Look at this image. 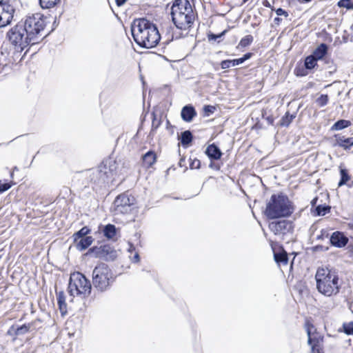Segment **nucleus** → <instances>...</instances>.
Segmentation results:
<instances>
[{"instance_id":"obj_1","label":"nucleus","mask_w":353,"mask_h":353,"mask_svg":"<svg viewBox=\"0 0 353 353\" xmlns=\"http://www.w3.org/2000/svg\"><path fill=\"white\" fill-rule=\"evenodd\" d=\"M131 31L134 41L143 48H152L157 46L161 39L157 26L145 18L134 19Z\"/></svg>"},{"instance_id":"obj_2","label":"nucleus","mask_w":353,"mask_h":353,"mask_svg":"<svg viewBox=\"0 0 353 353\" xmlns=\"http://www.w3.org/2000/svg\"><path fill=\"white\" fill-rule=\"evenodd\" d=\"M294 207L289 198L283 194H272L266 203L265 215L270 219L289 217Z\"/></svg>"},{"instance_id":"obj_3","label":"nucleus","mask_w":353,"mask_h":353,"mask_svg":"<svg viewBox=\"0 0 353 353\" xmlns=\"http://www.w3.org/2000/svg\"><path fill=\"white\" fill-rule=\"evenodd\" d=\"M315 280L316 289L321 294L330 297L339 292V279L335 272L327 268H319L316 271Z\"/></svg>"},{"instance_id":"obj_4","label":"nucleus","mask_w":353,"mask_h":353,"mask_svg":"<svg viewBox=\"0 0 353 353\" xmlns=\"http://www.w3.org/2000/svg\"><path fill=\"white\" fill-rule=\"evenodd\" d=\"M171 14L174 23L181 30L190 27L194 19L191 6L186 0H176L172 6Z\"/></svg>"},{"instance_id":"obj_5","label":"nucleus","mask_w":353,"mask_h":353,"mask_svg":"<svg viewBox=\"0 0 353 353\" xmlns=\"http://www.w3.org/2000/svg\"><path fill=\"white\" fill-rule=\"evenodd\" d=\"M24 29H26L28 38L32 40V44L38 42L43 38L42 32L46 27V19L40 13L32 14L26 17L24 21H21Z\"/></svg>"},{"instance_id":"obj_6","label":"nucleus","mask_w":353,"mask_h":353,"mask_svg":"<svg viewBox=\"0 0 353 353\" xmlns=\"http://www.w3.org/2000/svg\"><path fill=\"white\" fill-rule=\"evenodd\" d=\"M68 290L72 297L85 298L91 293V284L83 274L73 272L70 274Z\"/></svg>"},{"instance_id":"obj_7","label":"nucleus","mask_w":353,"mask_h":353,"mask_svg":"<svg viewBox=\"0 0 353 353\" xmlns=\"http://www.w3.org/2000/svg\"><path fill=\"white\" fill-rule=\"evenodd\" d=\"M114 282L112 271L105 263L97 265L92 272V284L99 291L106 290Z\"/></svg>"},{"instance_id":"obj_8","label":"nucleus","mask_w":353,"mask_h":353,"mask_svg":"<svg viewBox=\"0 0 353 353\" xmlns=\"http://www.w3.org/2000/svg\"><path fill=\"white\" fill-rule=\"evenodd\" d=\"M26 30L22 23L19 22L7 33L9 41L14 46H19L21 50L29 44H32V40L28 38Z\"/></svg>"},{"instance_id":"obj_9","label":"nucleus","mask_w":353,"mask_h":353,"mask_svg":"<svg viewBox=\"0 0 353 353\" xmlns=\"http://www.w3.org/2000/svg\"><path fill=\"white\" fill-rule=\"evenodd\" d=\"M134 198L123 194L119 195L114 201V211L116 214H127L131 211Z\"/></svg>"},{"instance_id":"obj_10","label":"nucleus","mask_w":353,"mask_h":353,"mask_svg":"<svg viewBox=\"0 0 353 353\" xmlns=\"http://www.w3.org/2000/svg\"><path fill=\"white\" fill-rule=\"evenodd\" d=\"M308 343L311 346V353H324L323 350V337L318 333H312V325H306Z\"/></svg>"},{"instance_id":"obj_11","label":"nucleus","mask_w":353,"mask_h":353,"mask_svg":"<svg viewBox=\"0 0 353 353\" xmlns=\"http://www.w3.org/2000/svg\"><path fill=\"white\" fill-rule=\"evenodd\" d=\"M88 253L95 257L104 259L105 260H114L117 256L116 251L108 245L90 248Z\"/></svg>"},{"instance_id":"obj_12","label":"nucleus","mask_w":353,"mask_h":353,"mask_svg":"<svg viewBox=\"0 0 353 353\" xmlns=\"http://www.w3.org/2000/svg\"><path fill=\"white\" fill-rule=\"evenodd\" d=\"M117 162L112 158L105 160L102 165L99 167L100 177L105 181L110 176L116 174Z\"/></svg>"},{"instance_id":"obj_13","label":"nucleus","mask_w":353,"mask_h":353,"mask_svg":"<svg viewBox=\"0 0 353 353\" xmlns=\"http://www.w3.org/2000/svg\"><path fill=\"white\" fill-rule=\"evenodd\" d=\"M269 228L276 235L285 234L292 231V224L286 220L272 221L269 224Z\"/></svg>"},{"instance_id":"obj_14","label":"nucleus","mask_w":353,"mask_h":353,"mask_svg":"<svg viewBox=\"0 0 353 353\" xmlns=\"http://www.w3.org/2000/svg\"><path fill=\"white\" fill-rule=\"evenodd\" d=\"M14 9L7 3H0V28L9 24L13 18Z\"/></svg>"},{"instance_id":"obj_15","label":"nucleus","mask_w":353,"mask_h":353,"mask_svg":"<svg viewBox=\"0 0 353 353\" xmlns=\"http://www.w3.org/2000/svg\"><path fill=\"white\" fill-rule=\"evenodd\" d=\"M330 242L332 245L337 248L345 247L347 242L348 239L341 232H334L330 237Z\"/></svg>"},{"instance_id":"obj_16","label":"nucleus","mask_w":353,"mask_h":353,"mask_svg":"<svg viewBox=\"0 0 353 353\" xmlns=\"http://www.w3.org/2000/svg\"><path fill=\"white\" fill-rule=\"evenodd\" d=\"M252 56L251 53H247L243 57L233 59V60H223L221 62V67L222 69L225 70L231 67H234L242 64L244 61L249 59Z\"/></svg>"},{"instance_id":"obj_17","label":"nucleus","mask_w":353,"mask_h":353,"mask_svg":"<svg viewBox=\"0 0 353 353\" xmlns=\"http://www.w3.org/2000/svg\"><path fill=\"white\" fill-rule=\"evenodd\" d=\"M335 145L343 148L344 150H348L353 145V137H345L344 136L336 135Z\"/></svg>"},{"instance_id":"obj_18","label":"nucleus","mask_w":353,"mask_h":353,"mask_svg":"<svg viewBox=\"0 0 353 353\" xmlns=\"http://www.w3.org/2000/svg\"><path fill=\"white\" fill-rule=\"evenodd\" d=\"M205 153L210 159L214 160L219 159L222 154L219 148L214 144H212L208 146L205 150Z\"/></svg>"},{"instance_id":"obj_19","label":"nucleus","mask_w":353,"mask_h":353,"mask_svg":"<svg viewBox=\"0 0 353 353\" xmlns=\"http://www.w3.org/2000/svg\"><path fill=\"white\" fill-rule=\"evenodd\" d=\"M181 114L184 121L190 122L196 116V112L192 106L186 105L183 108Z\"/></svg>"},{"instance_id":"obj_20","label":"nucleus","mask_w":353,"mask_h":353,"mask_svg":"<svg viewBox=\"0 0 353 353\" xmlns=\"http://www.w3.org/2000/svg\"><path fill=\"white\" fill-rule=\"evenodd\" d=\"M93 242L92 236H85V238L79 239L76 243L77 248L80 250H84L88 248Z\"/></svg>"},{"instance_id":"obj_21","label":"nucleus","mask_w":353,"mask_h":353,"mask_svg":"<svg viewBox=\"0 0 353 353\" xmlns=\"http://www.w3.org/2000/svg\"><path fill=\"white\" fill-rule=\"evenodd\" d=\"M57 303L59 310L63 316L67 313V305L65 303V296L63 292H59L57 294Z\"/></svg>"},{"instance_id":"obj_22","label":"nucleus","mask_w":353,"mask_h":353,"mask_svg":"<svg viewBox=\"0 0 353 353\" xmlns=\"http://www.w3.org/2000/svg\"><path fill=\"white\" fill-rule=\"evenodd\" d=\"M327 46L325 43L319 45L313 52L312 57L318 60L322 59L324 56L327 54Z\"/></svg>"},{"instance_id":"obj_23","label":"nucleus","mask_w":353,"mask_h":353,"mask_svg":"<svg viewBox=\"0 0 353 353\" xmlns=\"http://www.w3.org/2000/svg\"><path fill=\"white\" fill-rule=\"evenodd\" d=\"M156 161V155L155 154L152 152L149 151L143 157V165L147 167L150 168L151 167L154 162Z\"/></svg>"},{"instance_id":"obj_24","label":"nucleus","mask_w":353,"mask_h":353,"mask_svg":"<svg viewBox=\"0 0 353 353\" xmlns=\"http://www.w3.org/2000/svg\"><path fill=\"white\" fill-rule=\"evenodd\" d=\"M351 125V122L348 120L341 119L336 121L331 128L332 130H341L347 128Z\"/></svg>"},{"instance_id":"obj_25","label":"nucleus","mask_w":353,"mask_h":353,"mask_svg":"<svg viewBox=\"0 0 353 353\" xmlns=\"http://www.w3.org/2000/svg\"><path fill=\"white\" fill-rule=\"evenodd\" d=\"M104 236L108 239H112L116 235V228L114 225L108 224L103 230Z\"/></svg>"},{"instance_id":"obj_26","label":"nucleus","mask_w":353,"mask_h":353,"mask_svg":"<svg viewBox=\"0 0 353 353\" xmlns=\"http://www.w3.org/2000/svg\"><path fill=\"white\" fill-rule=\"evenodd\" d=\"M274 259L277 263H281L283 265H287L288 261V258L287 253L285 252H282L280 253H274Z\"/></svg>"},{"instance_id":"obj_27","label":"nucleus","mask_w":353,"mask_h":353,"mask_svg":"<svg viewBox=\"0 0 353 353\" xmlns=\"http://www.w3.org/2000/svg\"><path fill=\"white\" fill-rule=\"evenodd\" d=\"M90 232L88 227L82 228L79 231L73 234L74 241L77 242L79 239L85 238Z\"/></svg>"},{"instance_id":"obj_28","label":"nucleus","mask_w":353,"mask_h":353,"mask_svg":"<svg viewBox=\"0 0 353 353\" xmlns=\"http://www.w3.org/2000/svg\"><path fill=\"white\" fill-rule=\"evenodd\" d=\"M61 0H39L42 8L49 9L57 6Z\"/></svg>"},{"instance_id":"obj_29","label":"nucleus","mask_w":353,"mask_h":353,"mask_svg":"<svg viewBox=\"0 0 353 353\" xmlns=\"http://www.w3.org/2000/svg\"><path fill=\"white\" fill-rule=\"evenodd\" d=\"M253 37L252 35H246L245 37H244L243 38H242L240 41V42L239 43V45L237 46V48H245L248 46H250L252 41H253Z\"/></svg>"},{"instance_id":"obj_30","label":"nucleus","mask_w":353,"mask_h":353,"mask_svg":"<svg viewBox=\"0 0 353 353\" xmlns=\"http://www.w3.org/2000/svg\"><path fill=\"white\" fill-rule=\"evenodd\" d=\"M317 61L318 59L312 55L307 57L305 60V68L310 70L313 69L316 65Z\"/></svg>"},{"instance_id":"obj_31","label":"nucleus","mask_w":353,"mask_h":353,"mask_svg":"<svg viewBox=\"0 0 353 353\" xmlns=\"http://www.w3.org/2000/svg\"><path fill=\"white\" fill-rule=\"evenodd\" d=\"M192 140V135L188 130L181 134V141L183 145H188Z\"/></svg>"},{"instance_id":"obj_32","label":"nucleus","mask_w":353,"mask_h":353,"mask_svg":"<svg viewBox=\"0 0 353 353\" xmlns=\"http://www.w3.org/2000/svg\"><path fill=\"white\" fill-rule=\"evenodd\" d=\"M341 173V180L339 182V186H342L345 185L347 181H348L350 179L347 171L345 169H341L340 170Z\"/></svg>"},{"instance_id":"obj_33","label":"nucleus","mask_w":353,"mask_h":353,"mask_svg":"<svg viewBox=\"0 0 353 353\" xmlns=\"http://www.w3.org/2000/svg\"><path fill=\"white\" fill-rule=\"evenodd\" d=\"M340 8H345L347 10L353 9V0H340L338 3Z\"/></svg>"},{"instance_id":"obj_34","label":"nucleus","mask_w":353,"mask_h":353,"mask_svg":"<svg viewBox=\"0 0 353 353\" xmlns=\"http://www.w3.org/2000/svg\"><path fill=\"white\" fill-rule=\"evenodd\" d=\"M30 327V325L24 324V325H21V327H19L18 328H17V330L15 331V334L16 335L24 334L29 331Z\"/></svg>"},{"instance_id":"obj_35","label":"nucleus","mask_w":353,"mask_h":353,"mask_svg":"<svg viewBox=\"0 0 353 353\" xmlns=\"http://www.w3.org/2000/svg\"><path fill=\"white\" fill-rule=\"evenodd\" d=\"M328 102V96L327 94H321L317 99L316 103L321 106H325Z\"/></svg>"},{"instance_id":"obj_36","label":"nucleus","mask_w":353,"mask_h":353,"mask_svg":"<svg viewBox=\"0 0 353 353\" xmlns=\"http://www.w3.org/2000/svg\"><path fill=\"white\" fill-rule=\"evenodd\" d=\"M343 329L345 333H346L348 335L353 334V323L350 322L348 323L343 324Z\"/></svg>"},{"instance_id":"obj_37","label":"nucleus","mask_w":353,"mask_h":353,"mask_svg":"<svg viewBox=\"0 0 353 353\" xmlns=\"http://www.w3.org/2000/svg\"><path fill=\"white\" fill-rule=\"evenodd\" d=\"M12 185L9 183L0 181V192H3L11 188Z\"/></svg>"},{"instance_id":"obj_38","label":"nucleus","mask_w":353,"mask_h":353,"mask_svg":"<svg viewBox=\"0 0 353 353\" xmlns=\"http://www.w3.org/2000/svg\"><path fill=\"white\" fill-rule=\"evenodd\" d=\"M225 34V31L219 34H208L209 41H216L217 39L221 37Z\"/></svg>"},{"instance_id":"obj_39","label":"nucleus","mask_w":353,"mask_h":353,"mask_svg":"<svg viewBox=\"0 0 353 353\" xmlns=\"http://www.w3.org/2000/svg\"><path fill=\"white\" fill-rule=\"evenodd\" d=\"M292 119V116H290V118L289 119V116L286 115L285 118L282 119L281 125H288L289 123L291 122Z\"/></svg>"},{"instance_id":"obj_40","label":"nucleus","mask_w":353,"mask_h":353,"mask_svg":"<svg viewBox=\"0 0 353 353\" xmlns=\"http://www.w3.org/2000/svg\"><path fill=\"white\" fill-rule=\"evenodd\" d=\"M160 124H161V121L156 119V118H154L152 120V130L157 129L159 128V126L160 125Z\"/></svg>"},{"instance_id":"obj_41","label":"nucleus","mask_w":353,"mask_h":353,"mask_svg":"<svg viewBox=\"0 0 353 353\" xmlns=\"http://www.w3.org/2000/svg\"><path fill=\"white\" fill-rule=\"evenodd\" d=\"M130 260L134 263H137L139 261V254L138 252H135L133 256L130 255L129 256Z\"/></svg>"},{"instance_id":"obj_42","label":"nucleus","mask_w":353,"mask_h":353,"mask_svg":"<svg viewBox=\"0 0 353 353\" xmlns=\"http://www.w3.org/2000/svg\"><path fill=\"white\" fill-rule=\"evenodd\" d=\"M276 14L278 15V16H281V15H284L285 17H288V12L284 10L282 8H278L276 10Z\"/></svg>"},{"instance_id":"obj_43","label":"nucleus","mask_w":353,"mask_h":353,"mask_svg":"<svg viewBox=\"0 0 353 353\" xmlns=\"http://www.w3.org/2000/svg\"><path fill=\"white\" fill-rule=\"evenodd\" d=\"M200 164H201L200 161L197 160V159H195L191 163L190 167H191V168L198 169V168H200Z\"/></svg>"},{"instance_id":"obj_44","label":"nucleus","mask_w":353,"mask_h":353,"mask_svg":"<svg viewBox=\"0 0 353 353\" xmlns=\"http://www.w3.org/2000/svg\"><path fill=\"white\" fill-rule=\"evenodd\" d=\"M126 0H115L116 3L118 6H121L124 4Z\"/></svg>"},{"instance_id":"obj_45","label":"nucleus","mask_w":353,"mask_h":353,"mask_svg":"<svg viewBox=\"0 0 353 353\" xmlns=\"http://www.w3.org/2000/svg\"><path fill=\"white\" fill-rule=\"evenodd\" d=\"M128 250L130 253H132L135 250V248L132 244H130Z\"/></svg>"},{"instance_id":"obj_46","label":"nucleus","mask_w":353,"mask_h":353,"mask_svg":"<svg viewBox=\"0 0 353 353\" xmlns=\"http://www.w3.org/2000/svg\"><path fill=\"white\" fill-rule=\"evenodd\" d=\"M320 210H321L320 206H318V207L316 208V210H317V212H318V214H319V215H321V214H325V212H324L323 213H322V212L320 211Z\"/></svg>"},{"instance_id":"obj_47","label":"nucleus","mask_w":353,"mask_h":353,"mask_svg":"<svg viewBox=\"0 0 353 353\" xmlns=\"http://www.w3.org/2000/svg\"><path fill=\"white\" fill-rule=\"evenodd\" d=\"M348 225L350 228L353 229V219L352 221L348 223Z\"/></svg>"},{"instance_id":"obj_48","label":"nucleus","mask_w":353,"mask_h":353,"mask_svg":"<svg viewBox=\"0 0 353 353\" xmlns=\"http://www.w3.org/2000/svg\"><path fill=\"white\" fill-rule=\"evenodd\" d=\"M263 5L265 6H266V7H270V3L268 1H267L263 3Z\"/></svg>"},{"instance_id":"obj_49","label":"nucleus","mask_w":353,"mask_h":353,"mask_svg":"<svg viewBox=\"0 0 353 353\" xmlns=\"http://www.w3.org/2000/svg\"><path fill=\"white\" fill-rule=\"evenodd\" d=\"M281 21V19L279 17H276L274 19V21L279 23Z\"/></svg>"},{"instance_id":"obj_50","label":"nucleus","mask_w":353,"mask_h":353,"mask_svg":"<svg viewBox=\"0 0 353 353\" xmlns=\"http://www.w3.org/2000/svg\"><path fill=\"white\" fill-rule=\"evenodd\" d=\"M311 0H302L303 2H310Z\"/></svg>"},{"instance_id":"obj_51","label":"nucleus","mask_w":353,"mask_h":353,"mask_svg":"<svg viewBox=\"0 0 353 353\" xmlns=\"http://www.w3.org/2000/svg\"><path fill=\"white\" fill-rule=\"evenodd\" d=\"M326 210L327 209L324 208L323 210H321V212H325Z\"/></svg>"}]
</instances>
